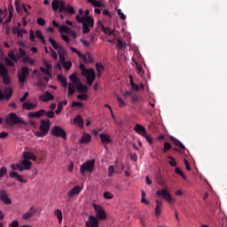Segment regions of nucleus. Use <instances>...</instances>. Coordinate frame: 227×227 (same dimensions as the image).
<instances>
[{
	"label": "nucleus",
	"mask_w": 227,
	"mask_h": 227,
	"mask_svg": "<svg viewBox=\"0 0 227 227\" xmlns=\"http://www.w3.org/2000/svg\"><path fill=\"white\" fill-rule=\"evenodd\" d=\"M78 13L79 14L75 16V20H77L80 24H82L83 35H88V33H90V27H93V26H95V20H93L92 17L86 15L81 17L80 15H82L84 13V11H82V9H79Z\"/></svg>",
	"instance_id": "obj_1"
},
{
	"label": "nucleus",
	"mask_w": 227,
	"mask_h": 227,
	"mask_svg": "<svg viewBox=\"0 0 227 227\" xmlns=\"http://www.w3.org/2000/svg\"><path fill=\"white\" fill-rule=\"evenodd\" d=\"M51 10L53 12H58L59 13H70V15H74L75 13V9H74V6L67 4V2L63 0H53L51 3Z\"/></svg>",
	"instance_id": "obj_2"
},
{
	"label": "nucleus",
	"mask_w": 227,
	"mask_h": 227,
	"mask_svg": "<svg viewBox=\"0 0 227 227\" xmlns=\"http://www.w3.org/2000/svg\"><path fill=\"white\" fill-rule=\"evenodd\" d=\"M0 77H2L3 83L5 85L12 84V78L10 77V74L8 73V69L0 62Z\"/></svg>",
	"instance_id": "obj_3"
},
{
	"label": "nucleus",
	"mask_w": 227,
	"mask_h": 227,
	"mask_svg": "<svg viewBox=\"0 0 227 227\" xmlns=\"http://www.w3.org/2000/svg\"><path fill=\"white\" fill-rule=\"evenodd\" d=\"M95 168V160H90L85 161L82 164L80 168L81 175H84V173H93Z\"/></svg>",
	"instance_id": "obj_4"
},
{
	"label": "nucleus",
	"mask_w": 227,
	"mask_h": 227,
	"mask_svg": "<svg viewBox=\"0 0 227 227\" xmlns=\"http://www.w3.org/2000/svg\"><path fill=\"white\" fill-rule=\"evenodd\" d=\"M5 123L11 127H13V125H19V123H24V121L20 120V117L17 116V114L11 113L5 117Z\"/></svg>",
	"instance_id": "obj_5"
},
{
	"label": "nucleus",
	"mask_w": 227,
	"mask_h": 227,
	"mask_svg": "<svg viewBox=\"0 0 227 227\" xmlns=\"http://www.w3.org/2000/svg\"><path fill=\"white\" fill-rule=\"evenodd\" d=\"M51 135L55 136V137H62V139H67V132L59 126L51 128Z\"/></svg>",
	"instance_id": "obj_6"
},
{
	"label": "nucleus",
	"mask_w": 227,
	"mask_h": 227,
	"mask_svg": "<svg viewBox=\"0 0 227 227\" xmlns=\"http://www.w3.org/2000/svg\"><path fill=\"white\" fill-rule=\"evenodd\" d=\"M156 196H158V198L162 196L163 200H166L168 203H173V197H171V194L166 188H163L161 191H157Z\"/></svg>",
	"instance_id": "obj_7"
},
{
	"label": "nucleus",
	"mask_w": 227,
	"mask_h": 227,
	"mask_svg": "<svg viewBox=\"0 0 227 227\" xmlns=\"http://www.w3.org/2000/svg\"><path fill=\"white\" fill-rule=\"evenodd\" d=\"M93 207L95 209L98 218H99L101 221H104V219H107V215L106 214L103 207L93 204Z\"/></svg>",
	"instance_id": "obj_8"
},
{
	"label": "nucleus",
	"mask_w": 227,
	"mask_h": 227,
	"mask_svg": "<svg viewBox=\"0 0 227 227\" xmlns=\"http://www.w3.org/2000/svg\"><path fill=\"white\" fill-rule=\"evenodd\" d=\"M29 75V68L26 67H21V72L18 73L19 82L24 83Z\"/></svg>",
	"instance_id": "obj_9"
},
{
	"label": "nucleus",
	"mask_w": 227,
	"mask_h": 227,
	"mask_svg": "<svg viewBox=\"0 0 227 227\" xmlns=\"http://www.w3.org/2000/svg\"><path fill=\"white\" fill-rule=\"evenodd\" d=\"M4 93L2 90H0V102H3V100H10V98H12L13 90L12 88L6 87L4 90Z\"/></svg>",
	"instance_id": "obj_10"
},
{
	"label": "nucleus",
	"mask_w": 227,
	"mask_h": 227,
	"mask_svg": "<svg viewBox=\"0 0 227 227\" xmlns=\"http://www.w3.org/2000/svg\"><path fill=\"white\" fill-rule=\"evenodd\" d=\"M82 191V187L79 185H75L73 189H71L67 192V201H70V200H72V198H74V196H75L76 194H81Z\"/></svg>",
	"instance_id": "obj_11"
},
{
	"label": "nucleus",
	"mask_w": 227,
	"mask_h": 227,
	"mask_svg": "<svg viewBox=\"0 0 227 227\" xmlns=\"http://www.w3.org/2000/svg\"><path fill=\"white\" fill-rule=\"evenodd\" d=\"M39 129L42 130L44 134H49L51 130V121L50 120H41V124Z\"/></svg>",
	"instance_id": "obj_12"
},
{
	"label": "nucleus",
	"mask_w": 227,
	"mask_h": 227,
	"mask_svg": "<svg viewBox=\"0 0 227 227\" xmlns=\"http://www.w3.org/2000/svg\"><path fill=\"white\" fill-rule=\"evenodd\" d=\"M98 219L95 215H90L89 220L85 223L86 227H98Z\"/></svg>",
	"instance_id": "obj_13"
},
{
	"label": "nucleus",
	"mask_w": 227,
	"mask_h": 227,
	"mask_svg": "<svg viewBox=\"0 0 227 227\" xmlns=\"http://www.w3.org/2000/svg\"><path fill=\"white\" fill-rule=\"evenodd\" d=\"M0 200L4 203V205H12V200L8 197V194L4 190L0 191Z\"/></svg>",
	"instance_id": "obj_14"
},
{
	"label": "nucleus",
	"mask_w": 227,
	"mask_h": 227,
	"mask_svg": "<svg viewBox=\"0 0 227 227\" xmlns=\"http://www.w3.org/2000/svg\"><path fill=\"white\" fill-rule=\"evenodd\" d=\"M83 77H86L87 84H88L89 86H91V85L93 84V81H95V77H96V75H95V70L90 69V73L87 74H85V75H83Z\"/></svg>",
	"instance_id": "obj_15"
},
{
	"label": "nucleus",
	"mask_w": 227,
	"mask_h": 227,
	"mask_svg": "<svg viewBox=\"0 0 227 227\" xmlns=\"http://www.w3.org/2000/svg\"><path fill=\"white\" fill-rule=\"evenodd\" d=\"M99 138L102 143V145H109L113 143V139H111V137L107 134L100 133Z\"/></svg>",
	"instance_id": "obj_16"
},
{
	"label": "nucleus",
	"mask_w": 227,
	"mask_h": 227,
	"mask_svg": "<svg viewBox=\"0 0 227 227\" xmlns=\"http://www.w3.org/2000/svg\"><path fill=\"white\" fill-rule=\"evenodd\" d=\"M9 176L11 178H17V181L20 182L21 184H27V179H24V177L19 175L17 172H10Z\"/></svg>",
	"instance_id": "obj_17"
},
{
	"label": "nucleus",
	"mask_w": 227,
	"mask_h": 227,
	"mask_svg": "<svg viewBox=\"0 0 227 227\" xmlns=\"http://www.w3.org/2000/svg\"><path fill=\"white\" fill-rule=\"evenodd\" d=\"M155 203H156V206L154 208V215H155V217H159L160 215L163 204H162V201L159 200H156Z\"/></svg>",
	"instance_id": "obj_18"
},
{
	"label": "nucleus",
	"mask_w": 227,
	"mask_h": 227,
	"mask_svg": "<svg viewBox=\"0 0 227 227\" xmlns=\"http://www.w3.org/2000/svg\"><path fill=\"white\" fill-rule=\"evenodd\" d=\"M31 161L27 158H24L22 160L20 161V166L23 168V171L31 169Z\"/></svg>",
	"instance_id": "obj_19"
},
{
	"label": "nucleus",
	"mask_w": 227,
	"mask_h": 227,
	"mask_svg": "<svg viewBox=\"0 0 227 227\" xmlns=\"http://www.w3.org/2000/svg\"><path fill=\"white\" fill-rule=\"evenodd\" d=\"M42 116H45V110L43 109H41L35 113H28V118H42Z\"/></svg>",
	"instance_id": "obj_20"
},
{
	"label": "nucleus",
	"mask_w": 227,
	"mask_h": 227,
	"mask_svg": "<svg viewBox=\"0 0 227 227\" xmlns=\"http://www.w3.org/2000/svg\"><path fill=\"white\" fill-rule=\"evenodd\" d=\"M39 99L42 100V102H49L50 100H54V96H52L51 92L47 91L44 94L41 95L39 97Z\"/></svg>",
	"instance_id": "obj_21"
},
{
	"label": "nucleus",
	"mask_w": 227,
	"mask_h": 227,
	"mask_svg": "<svg viewBox=\"0 0 227 227\" xmlns=\"http://www.w3.org/2000/svg\"><path fill=\"white\" fill-rule=\"evenodd\" d=\"M91 142V135L89 133H85L82 135V137L80 139L81 145H88V143Z\"/></svg>",
	"instance_id": "obj_22"
},
{
	"label": "nucleus",
	"mask_w": 227,
	"mask_h": 227,
	"mask_svg": "<svg viewBox=\"0 0 227 227\" xmlns=\"http://www.w3.org/2000/svg\"><path fill=\"white\" fill-rule=\"evenodd\" d=\"M134 131L137 132V134H140V136H144L146 134V129L143 127L141 124H136Z\"/></svg>",
	"instance_id": "obj_23"
},
{
	"label": "nucleus",
	"mask_w": 227,
	"mask_h": 227,
	"mask_svg": "<svg viewBox=\"0 0 227 227\" xmlns=\"http://www.w3.org/2000/svg\"><path fill=\"white\" fill-rule=\"evenodd\" d=\"M58 54L59 57L60 65H63L66 62L65 55L67 54V51H65L64 48H60V50L58 51Z\"/></svg>",
	"instance_id": "obj_24"
},
{
	"label": "nucleus",
	"mask_w": 227,
	"mask_h": 227,
	"mask_svg": "<svg viewBox=\"0 0 227 227\" xmlns=\"http://www.w3.org/2000/svg\"><path fill=\"white\" fill-rule=\"evenodd\" d=\"M22 157L23 159H27L28 160H36V155H35L33 153L24 152Z\"/></svg>",
	"instance_id": "obj_25"
},
{
	"label": "nucleus",
	"mask_w": 227,
	"mask_h": 227,
	"mask_svg": "<svg viewBox=\"0 0 227 227\" xmlns=\"http://www.w3.org/2000/svg\"><path fill=\"white\" fill-rule=\"evenodd\" d=\"M22 157L23 159H27L28 160H36V155H35L33 153L24 152Z\"/></svg>",
	"instance_id": "obj_26"
},
{
	"label": "nucleus",
	"mask_w": 227,
	"mask_h": 227,
	"mask_svg": "<svg viewBox=\"0 0 227 227\" xmlns=\"http://www.w3.org/2000/svg\"><path fill=\"white\" fill-rule=\"evenodd\" d=\"M30 211L23 214L22 215V219H24L25 221H27V219H29L30 217H33V215H35V207H31L29 208Z\"/></svg>",
	"instance_id": "obj_27"
},
{
	"label": "nucleus",
	"mask_w": 227,
	"mask_h": 227,
	"mask_svg": "<svg viewBox=\"0 0 227 227\" xmlns=\"http://www.w3.org/2000/svg\"><path fill=\"white\" fill-rule=\"evenodd\" d=\"M59 33H67V35H70V33H74V30L72 28L68 27L67 25H61L59 27Z\"/></svg>",
	"instance_id": "obj_28"
},
{
	"label": "nucleus",
	"mask_w": 227,
	"mask_h": 227,
	"mask_svg": "<svg viewBox=\"0 0 227 227\" xmlns=\"http://www.w3.org/2000/svg\"><path fill=\"white\" fill-rule=\"evenodd\" d=\"M49 42L52 45L53 49H55L56 51H60L61 49H63L62 45L58 44V43H56V41L52 37L49 38Z\"/></svg>",
	"instance_id": "obj_29"
},
{
	"label": "nucleus",
	"mask_w": 227,
	"mask_h": 227,
	"mask_svg": "<svg viewBox=\"0 0 227 227\" xmlns=\"http://www.w3.org/2000/svg\"><path fill=\"white\" fill-rule=\"evenodd\" d=\"M57 78H58V81L61 82V85L63 86V88H67V86H68V82H67V78H65L63 74H58Z\"/></svg>",
	"instance_id": "obj_30"
},
{
	"label": "nucleus",
	"mask_w": 227,
	"mask_h": 227,
	"mask_svg": "<svg viewBox=\"0 0 227 227\" xmlns=\"http://www.w3.org/2000/svg\"><path fill=\"white\" fill-rule=\"evenodd\" d=\"M170 139H171L172 143H174L176 145V146H178V148H180V150H185V145H184V144H182V142H180V140H178L173 137Z\"/></svg>",
	"instance_id": "obj_31"
},
{
	"label": "nucleus",
	"mask_w": 227,
	"mask_h": 227,
	"mask_svg": "<svg viewBox=\"0 0 227 227\" xmlns=\"http://www.w3.org/2000/svg\"><path fill=\"white\" fill-rule=\"evenodd\" d=\"M101 27L105 35H107V36H112V35H114V30L111 29L109 27H104V25L101 24Z\"/></svg>",
	"instance_id": "obj_32"
},
{
	"label": "nucleus",
	"mask_w": 227,
	"mask_h": 227,
	"mask_svg": "<svg viewBox=\"0 0 227 227\" xmlns=\"http://www.w3.org/2000/svg\"><path fill=\"white\" fill-rule=\"evenodd\" d=\"M74 121L77 123L78 127H84V121L82 120V116H81L80 114L75 116Z\"/></svg>",
	"instance_id": "obj_33"
},
{
	"label": "nucleus",
	"mask_w": 227,
	"mask_h": 227,
	"mask_svg": "<svg viewBox=\"0 0 227 227\" xmlns=\"http://www.w3.org/2000/svg\"><path fill=\"white\" fill-rule=\"evenodd\" d=\"M77 91H80L82 93H86L88 91V86L82 84V82H80L77 85Z\"/></svg>",
	"instance_id": "obj_34"
},
{
	"label": "nucleus",
	"mask_w": 227,
	"mask_h": 227,
	"mask_svg": "<svg viewBox=\"0 0 227 227\" xmlns=\"http://www.w3.org/2000/svg\"><path fill=\"white\" fill-rule=\"evenodd\" d=\"M69 79H70V81L73 82V83H74L75 86H77L81 82V80L79 79V77H77V74H75V73L71 74L69 76Z\"/></svg>",
	"instance_id": "obj_35"
},
{
	"label": "nucleus",
	"mask_w": 227,
	"mask_h": 227,
	"mask_svg": "<svg viewBox=\"0 0 227 227\" xmlns=\"http://www.w3.org/2000/svg\"><path fill=\"white\" fill-rule=\"evenodd\" d=\"M35 107H36V104L27 103V102H25L23 104V109H27V111H31V109H35Z\"/></svg>",
	"instance_id": "obj_36"
},
{
	"label": "nucleus",
	"mask_w": 227,
	"mask_h": 227,
	"mask_svg": "<svg viewBox=\"0 0 227 227\" xmlns=\"http://www.w3.org/2000/svg\"><path fill=\"white\" fill-rule=\"evenodd\" d=\"M80 70H82V75H88V74H90V70H93V68H90V69H86V67L84 66V64H81L79 67Z\"/></svg>",
	"instance_id": "obj_37"
},
{
	"label": "nucleus",
	"mask_w": 227,
	"mask_h": 227,
	"mask_svg": "<svg viewBox=\"0 0 227 227\" xmlns=\"http://www.w3.org/2000/svg\"><path fill=\"white\" fill-rule=\"evenodd\" d=\"M96 70L98 72V77H100L102 72H104V70H106V68L104 67V66L102 64L97 63Z\"/></svg>",
	"instance_id": "obj_38"
},
{
	"label": "nucleus",
	"mask_w": 227,
	"mask_h": 227,
	"mask_svg": "<svg viewBox=\"0 0 227 227\" xmlns=\"http://www.w3.org/2000/svg\"><path fill=\"white\" fill-rule=\"evenodd\" d=\"M67 90H68V92H67L68 97H72L74 93H75V86H74V84L72 83H68Z\"/></svg>",
	"instance_id": "obj_39"
},
{
	"label": "nucleus",
	"mask_w": 227,
	"mask_h": 227,
	"mask_svg": "<svg viewBox=\"0 0 227 227\" xmlns=\"http://www.w3.org/2000/svg\"><path fill=\"white\" fill-rule=\"evenodd\" d=\"M54 215H56L59 223H62L63 221V213H61V210L57 209L54 211Z\"/></svg>",
	"instance_id": "obj_40"
},
{
	"label": "nucleus",
	"mask_w": 227,
	"mask_h": 227,
	"mask_svg": "<svg viewBox=\"0 0 227 227\" xmlns=\"http://www.w3.org/2000/svg\"><path fill=\"white\" fill-rule=\"evenodd\" d=\"M11 168L13 171H17V169H19V171H24V168L20 166V163H15V164H12Z\"/></svg>",
	"instance_id": "obj_41"
},
{
	"label": "nucleus",
	"mask_w": 227,
	"mask_h": 227,
	"mask_svg": "<svg viewBox=\"0 0 227 227\" xmlns=\"http://www.w3.org/2000/svg\"><path fill=\"white\" fill-rule=\"evenodd\" d=\"M87 3H90L92 6H95L96 8L102 7V3L97 0H88Z\"/></svg>",
	"instance_id": "obj_42"
},
{
	"label": "nucleus",
	"mask_w": 227,
	"mask_h": 227,
	"mask_svg": "<svg viewBox=\"0 0 227 227\" xmlns=\"http://www.w3.org/2000/svg\"><path fill=\"white\" fill-rule=\"evenodd\" d=\"M21 58H26V51L20 48L19 52L17 53V59H20Z\"/></svg>",
	"instance_id": "obj_43"
},
{
	"label": "nucleus",
	"mask_w": 227,
	"mask_h": 227,
	"mask_svg": "<svg viewBox=\"0 0 227 227\" xmlns=\"http://www.w3.org/2000/svg\"><path fill=\"white\" fill-rule=\"evenodd\" d=\"M35 36H36V38L41 40L42 43L45 44V38H43V35H42V31L36 30Z\"/></svg>",
	"instance_id": "obj_44"
},
{
	"label": "nucleus",
	"mask_w": 227,
	"mask_h": 227,
	"mask_svg": "<svg viewBox=\"0 0 227 227\" xmlns=\"http://www.w3.org/2000/svg\"><path fill=\"white\" fill-rule=\"evenodd\" d=\"M129 79H130L129 82L132 90H135V91H139V85L134 82V81L132 80V75H129Z\"/></svg>",
	"instance_id": "obj_45"
},
{
	"label": "nucleus",
	"mask_w": 227,
	"mask_h": 227,
	"mask_svg": "<svg viewBox=\"0 0 227 227\" xmlns=\"http://www.w3.org/2000/svg\"><path fill=\"white\" fill-rule=\"evenodd\" d=\"M175 173L176 175H179V176H182L184 180H187V177H185V175H184V171H182L180 168L176 167Z\"/></svg>",
	"instance_id": "obj_46"
},
{
	"label": "nucleus",
	"mask_w": 227,
	"mask_h": 227,
	"mask_svg": "<svg viewBox=\"0 0 227 227\" xmlns=\"http://www.w3.org/2000/svg\"><path fill=\"white\" fill-rule=\"evenodd\" d=\"M132 60L136 64V68H137V74H141V72H143V66L139 65V63H137V61H136V59L132 58Z\"/></svg>",
	"instance_id": "obj_47"
},
{
	"label": "nucleus",
	"mask_w": 227,
	"mask_h": 227,
	"mask_svg": "<svg viewBox=\"0 0 227 227\" xmlns=\"http://www.w3.org/2000/svg\"><path fill=\"white\" fill-rule=\"evenodd\" d=\"M163 146H164V148L162 150L163 153H166L169 152V150H171V144H169L168 142H165L163 144Z\"/></svg>",
	"instance_id": "obj_48"
},
{
	"label": "nucleus",
	"mask_w": 227,
	"mask_h": 227,
	"mask_svg": "<svg viewBox=\"0 0 227 227\" xmlns=\"http://www.w3.org/2000/svg\"><path fill=\"white\" fill-rule=\"evenodd\" d=\"M62 67H63V68H65V70H70V68H72V61L67 60V61L64 62L62 64Z\"/></svg>",
	"instance_id": "obj_49"
},
{
	"label": "nucleus",
	"mask_w": 227,
	"mask_h": 227,
	"mask_svg": "<svg viewBox=\"0 0 227 227\" xmlns=\"http://www.w3.org/2000/svg\"><path fill=\"white\" fill-rule=\"evenodd\" d=\"M8 57H9L10 59H12V61H15V62H18V61H19V59H17V56H15V52H13V51L8 52Z\"/></svg>",
	"instance_id": "obj_50"
},
{
	"label": "nucleus",
	"mask_w": 227,
	"mask_h": 227,
	"mask_svg": "<svg viewBox=\"0 0 227 227\" xmlns=\"http://www.w3.org/2000/svg\"><path fill=\"white\" fill-rule=\"evenodd\" d=\"M168 159H169L170 160L168 161V164L170 166H172L173 168H176V160H175V158H173V156H168Z\"/></svg>",
	"instance_id": "obj_51"
},
{
	"label": "nucleus",
	"mask_w": 227,
	"mask_h": 227,
	"mask_svg": "<svg viewBox=\"0 0 227 227\" xmlns=\"http://www.w3.org/2000/svg\"><path fill=\"white\" fill-rule=\"evenodd\" d=\"M70 51H72L73 52H74V54H77V56L79 58H85L84 55L82 53H81V51H79L76 48L74 47H70Z\"/></svg>",
	"instance_id": "obj_52"
},
{
	"label": "nucleus",
	"mask_w": 227,
	"mask_h": 227,
	"mask_svg": "<svg viewBox=\"0 0 227 227\" xmlns=\"http://www.w3.org/2000/svg\"><path fill=\"white\" fill-rule=\"evenodd\" d=\"M23 63H29V65L33 66L35 65V60L29 59V57H24L22 59Z\"/></svg>",
	"instance_id": "obj_53"
},
{
	"label": "nucleus",
	"mask_w": 227,
	"mask_h": 227,
	"mask_svg": "<svg viewBox=\"0 0 227 227\" xmlns=\"http://www.w3.org/2000/svg\"><path fill=\"white\" fill-rule=\"evenodd\" d=\"M116 100L119 103L120 107H125V106H127V104H125L120 96H116Z\"/></svg>",
	"instance_id": "obj_54"
},
{
	"label": "nucleus",
	"mask_w": 227,
	"mask_h": 227,
	"mask_svg": "<svg viewBox=\"0 0 227 227\" xmlns=\"http://www.w3.org/2000/svg\"><path fill=\"white\" fill-rule=\"evenodd\" d=\"M14 4H15L16 12L18 13H20V12H22V9L20 8V1L16 0Z\"/></svg>",
	"instance_id": "obj_55"
},
{
	"label": "nucleus",
	"mask_w": 227,
	"mask_h": 227,
	"mask_svg": "<svg viewBox=\"0 0 227 227\" xmlns=\"http://www.w3.org/2000/svg\"><path fill=\"white\" fill-rule=\"evenodd\" d=\"M146 193L145 192V191H142V199H141V202L145 203V205H149L150 202L148 200H146Z\"/></svg>",
	"instance_id": "obj_56"
},
{
	"label": "nucleus",
	"mask_w": 227,
	"mask_h": 227,
	"mask_svg": "<svg viewBox=\"0 0 227 227\" xmlns=\"http://www.w3.org/2000/svg\"><path fill=\"white\" fill-rule=\"evenodd\" d=\"M113 175H114V166H113V165H110L109 167H108V175H107V176H113Z\"/></svg>",
	"instance_id": "obj_57"
},
{
	"label": "nucleus",
	"mask_w": 227,
	"mask_h": 227,
	"mask_svg": "<svg viewBox=\"0 0 227 227\" xmlns=\"http://www.w3.org/2000/svg\"><path fill=\"white\" fill-rule=\"evenodd\" d=\"M43 64L45 67L46 69L48 70H51L52 69V65H51V63H49V61H47L46 59L43 60Z\"/></svg>",
	"instance_id": "obj_58"
},
{
	"label": "nucleus",
	"mask_w": 227,
	"mask_h": 227,
	"mask_svg": "<svg viewBox=\"0 0 227 227\" xmlns=\"http://www.w3.org/2000/svg\"><path fill=\"white\" fill-rule=\"evenodd\" d=\"M103 197L105 198V200H113V193L109 192H105Z\"/></svg>",
	"instance_id": "obj_59"
},
{
	"label": "nucleus",
	"mask_w": 227,
	"mask_h": 227,
	"mask_svg": "<svg viewBox=\"0 0 227 227\" xmlns=\"http://www.w3.org/2000/svg\"><path fill=\"white\" fill-rule=\"evenodd\" d=\"M8 173V169H6V167H3L0 168V178H3L4 175Z\"/></svg>",
	"instance_id": "obj_60"
},
{
	"label": "nucleus",
	"mask_w": 227,
	"mask_h": 227,
	"mask_svg": "<svg viewBox=\"0 0 227 227\" xmlns=\"http://www.w3.org/2000/svg\"><path fill=\"white\" fill-rule=\"evenodd\" d=\"M29 40H31V42H35V31H33V29L29 30Z\"/></svg>",
	"instance_id": "obj_61"
},
{
	"label": "nucleus",
	"mask_w": 227,
	"mask_h": 227,
	"mask_svg": "<svg viewBox=\"0 0 227 227\" xmlns=\"http://www.w3.org/2000/svg\"><path fill=\"white\" fill-rule=\"evenodd\" d=\"M4 61L7 67H15V64H13V61H12V59L5 58Z\"/></svg>",
	"instance_id": "obj_62"
},
{
	"label": "nucleus",
	"mask_w": 227,
	"mask_h": 227,
	"mask_svg": "<svg viewBox=\"0 0 227 227\" xmlns=\"http://www.w3.org/2000/svg\"><path fill=\"white\" fill-rule=\"evenodd\" d=\"M40 70L44 75H49L51 77V72L49 71L50 69L40 67Z\"/></svg>",
	"instance_id": "obj_63"
},
{
	"label": "nucleus",
	"mask_w": 227,
	"mask_h": 227,
	"mask_svg": "<svg viewBox=\"0 0 227 227\" xmlns=\"http://www.w3.org/2000/svg\"><path fill=\"white\" fill-rule=\"evenodd\" d=\"M36 22L39 26H43L45 24V20H43V18H37Z\"/></svg>",
	"instance_id": "obj_64"
}]
</instances>
